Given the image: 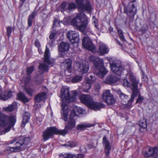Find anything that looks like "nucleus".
I'll use <instances>...</instances> for the list:
<instances>
[{
    "instance_id": "obj_1",
    "label": "nucleus",
    "mask_w": 158,
    "mask_h": 158,
    "mask_svg": "<svg viewBox=\"0 0 158 158\" xmlns=\"http://www.w3.org/2000/svg\"><path fill=\"white\" fill-rule=\"evenodd\" d=\"M69 88H62L60 92V97L61 98V106L63 110V117L64 120L67 122L68 119V110L67 103L72 102L75 100L77 93L76 91H72L73 95H70Z\"/></svg>"
},
{
    "instance_id": "obj_2",
    "label": "nucleus",
    "mask_w": 158,
    "mask_h": 158,
    "mask_svg": "<svg viewBox=\"0 0 158 158\" xmlns=\"http://www.w3.org/2000/svg\"><path fill=\"white\" fill-rule=\"evenodd\" d=\"M129 78L131 83L132 90L131 98L128 102V104L130 105V107H131L132 106L131 104L134 101L135 98L137 97V95H138V96L137 99L136 103H142L143 102L144 97L141 95L138 89V80L136 78L132 73H130Z\"/></svg>"
},
{
    "instance_id": "obj_3",
    "label": "nucleus",
    "mask_w": 158,
    "mask_h": 158,
    "mask_svg": "<svg viewBox=\"0 0 158 158\" xmlns=\"http://www.w3.org/2000/svg\"><path fill=\"white\" fill-rule=\"evenodd\" d=\"M88 18L83 13L78 14L71 21V24L77 30L84 31L88 23Z\"/></svg>"
},
{
    "instance_id": "obj_4",
    "label": "nucleus",
    "mask_w": 158,
    "mask_h": 158,
    "mask_svg": "<svg viewBox=\"0 0 158 158\" xmlns=\"http://www.w3.org/2000/svg\"><path fill=\"white\" fill-rule=\"evenodd\" d=\"M16 121V116H12L8 117L6 115L2 114L0 111V127H7L3 133L5 134L9 131L15 125Z\"/></svg>"
},
{
    "instance_id": "obj_5",
    "label": "nucleus",
    "mask_w": 158,
    "mask_h": 158,
    "mask_svg": "<svg viewBox=\"0 0 158 158\" xmlns=\"http://www.w3.org/2000/svg\"><path fill=\"white\" fill-rule=\"evenodd\" d=\"M80 99L83 103L95 111L99 110L102 106L101 104L95 102L89 95L82 94Z\"/></svg>"
},
{
    "instance_id": "obj_6",
    "label": "nucleus",
    "mask_w": 158,
    "mask_h": 158,
    "mask_svg": "<svg viewBox=\"0 0 158 158\" xmlns=\"http://www.w3.org/2000/svg\"><path fill=\"white\" fill-rule=\"evenodd\" d=\"M110 65L112 72L117 75L120 76L125 70L120 60H111L110 61Z\"/></svg>"
},
{
    "instance_id": "obj_7",
    "label": "nucleus",
    "mask_w": 158,
    "mask_h": 158,
    "mask_svg": "<svg viewBox=\"0 0 158 158\" xmlns=\"http://www.w3.org/2000/svg\"><path fill=\"white\" fill-rule=\"evenodd\" d=\"M124 13L126 14L130 22H132L136 13V8L132 2H130L127 6L124 8Z\"/></svg>"
},
{
    "instance_id": "obj_8",
    "label": "nucleus",
    "mask_w": 158,
    "mask_h": 158,
    "mask_svg": "<svg viewBox=\"0 0 158 158\" xmlns=\"http://www.w3.org/2000/svg\"><path fill=\"white\" fill-rule=\"evenodd\" d=\"M94 64L95 68L98 70V72L97 75L99 77L102 78L107 73L108 71L104 67L102 59L99 58Z\"/></svg>"
},
{
    "instance_id": "obj_9",
    "label": "nucleus",
    "mask_w": 158,
    "mask_h": 158,
    "mask_svg": "<svg viewBox=\"0 0 158 158\" xmlns=\"http://www.w3.org/2000/svg\"><path fill=\"white\" fill-rule=\"evenodd\" d=\"M143 154L146 157L152 156L155 158L158 157V147H150L147 146L143 151Z\"/></svg>"
},
{
    "instance_id": "obj_10",
    "label": "nucleus",
    "mask_w": 158,
    "mask_h": 158,
    "mask_svg": "<svg viewBox=\"0 0 158 158\" xmlns=\"http://www.w3.org/2000/svg\"><path fill=\"white\" fill-rule=\"evenodd\" d=\"M30 142L29 138H25L24 139H21L19 140L16 143V146L15 147H8L7 148V150H9L11 152H17L21 149V146L23 144L27 145Z\"/></svg>"
},
{
    "instance_id": "obj_11",
    "label": "nucleus",
    "mask_w": 158,
    "mask_h": 158,
    "mask_svg": "<svg viewBox=\"0 0 158 158\" xmlns=\"http://www.w3.org/2000/svg\"><path fill=\"white\" fill-rule=\"evenodd\" d=\"M54 134L60 135V130L54 127H50L48 128L44 132L43 136L44 141H46L52 137Z\"/></svg>"
},
{
    "instance_id": "obj_12",
    "label": "nucleus",
    "mask_w": 158,
    "mask_h": 158,
    "mask_svg": "<svg viewBox=\"0 0 158 158\" xmlns=\"http://www.w3.org/2000/svg\"><path fill=\"white\" fill-rule=\"evenodd\" d=\"M82 44L83 46L85 48L93 53L96 52V48L89 37H84L82 40Z\"/></svg>"
},
{
    "instance_id": "obj_13",
    "label": "nucleus",
    "mask_w": 158,
    "mask_h": 158,
    "mask_svg": "<svg viewBox=\"0 0 158 158\" xmlns=\"http://www.w3.org/2000/svg\"><path fill=\"white\" fill-rule=\"evenodd\" d=\"M102 98L103 101L108 105L114 104L116 102L113 95L110 93L109 90H106L103 93Z\"/></svg>"
},
{
    "instance_id": "obj_14",
    "label": "nucleus",
    "mask_w": 158,
    "mask_h": 158,
    "mask_svg": "<svg viewBox=\"0 0 158 158\" xmlns=\"http://www.w3.org/2000/svg\"><path fill=\"white\" fill-rule=\"evenodd\" d=\"M75 1L79 7L82 10H85L89 12L91 11V6L89 0H75Z\"/></svg>"
},
{
    "instance_id": "obj_15",
    "label": "nucleus",
    "mask_w": 158,
    "mask_h": 158,
    "mask_svg": "<svg viewBox=\"0 0 158 158\" xmlns=\"http://www.w3.org/2000/svg\"><path fill=\"white\" fill-rule=\"evenodd\" d=\"M76 121L74 118V117L72 115H70L69 120L68 124L65 126L64 130H60V135L63 136L65 135L68 132L69 130L73 128L75 126Z\"/></svg>"
},
{
    "instance_id": "obj_16",
    "label": "nucleus",
    "mask_w": 158,
    "mask_h": 158,
    "mask_svg": "<svg viewBox=\"0 0 158 158\" xmlns=\"http://www.w3.org/2000/svg\"><path fill=\"white\" fill-rule=\"evenodd\" d=\"M67 37L73 44L77 43L79 40L78 33L74 31H69L67 33Z\"/></svg>"
},
{
    "instance_id": "obj_17",
    "label": "nucleus",
    "mask_w": 158,
    "mask_h": 158,
    "mask_svg": "<svg viewBox=\"0 0 158 158\" xmlns=\"http://www.w3.org/2000/svg\"><path fill=\"white\" fill-rule=\"evenodd\" d=\"M60 7L62 11H70L75 9L76 7V5L74 2L66 3V2H64L61 4Z\"/></svg>"
},
{
    "instance_id": "obj_18",
    "label": "nucleus",
    "mask_w": 158,
    "mask_h": 158,
    "mask_svg": "<svg viewBox=\"0 0 158 158\" xmlns=\"http://www.w3.org/2000/svg\"><path fill=\"white\" fill-rule=\"evenodd\" d=\"M119 78L114 75H108L106 77L105 82L110 85H114L118 81Z\"/></svg>"
},
{
    "instance_id": "obj_19",
    "label": "nucleus",
    "mask_w": 158,
    "mask_h": 158,
    "mask_svg": "<svg viewBox=\"0 0 158 158\" xmlns=\"http://www.w3.org/2000/svg\"><path fill=\"white\" fill-rule=\"evenodd\" d=\"M102 143L105 147V151L106 156L108 157L110 153L111 147L110 145L109 141L107 139L106 136L103 137L102 139Z\"/></svg>"
},
{
    "instance_id": "obj_20",
    "label": "nucleus",
    "mask_w": 158,
    "mask_h": 158,
    "mask_svg": "<svg viewBox=\"0 0 158 158\" xmlns=\"http://www.w3.org/2000/svg\"><path fill=\"white\" fill-rule=\"evenodd\" d=\"M89 69V66L87 62L79 63L78 65V71L82 74L88 72Z\"/></svg>"
},
{
    "instance_id": "obj_21",
    "label": "nucleus",
    "mask_w": 158,
    "mask_h": 158,
    "mask_svg": "<svg viewBox=\"0 0 158 158\" xmlns=\"http://www.w3.org/2000/svg\"><path fill=\"white\" fill-rule=\"evenodd\" d=\"M90 77H91V79H86L83 83L82 89L83 91L85 92H88L89 90L91 88V84L93 83V80H91L92 79V77L93 76L91 75Z\"/></svg>"
},
{
    "instance_id": "obj_22",
    "label": "nucleus",
    "mask_w": 158,
    "mask_h": 158,
    "mask_svg": "<svg viewBox=\"0 0 158 158\" xmlns=\"http://www.w3.org/2000/svg\"><path fill=\"white\" fill-rule=\"evenodd\" d=\"M69 44L66 43L62 42L59 47V51L61 52H65L68 51L69 48Z\"/></svg>"
},
{
    "instance_id": "obj_23",
    "label": "nucleus",
    "mask_w": 158,
    "mask_h": 158,
    "mask_svg": "<svg viewBox=\"0 0 158 158\" xmlns=\"http://www.w3.org/2000/svg\"><path fill=\"white\" fill-rule=\"evenodd\" d=\"M116 92L119 95V98L122 100V101L125 102H127V105L130 107V105L128 104V102L129 100H128V96L122 93L120 89H118L116 90Z\"/></svg>"
},
{
    "instance_id": "obj_24",
    "label": "nucleus",
    "mask_w": 158,
    "mask_h": 158,
    "mask_svg": "<svg viewBox=\"0 0 158 158\" xmlns=\"http://www.w3.org/2000/svg\"><path fill=\"white\" fill-rule=\"evenodd\" d=\"M12 96V92L11 90L6 91L2 93L0 95V99L2 101H6Z\"/></svg>"
},
{
    "instance_id": "obj_25",
    "label": "nucleus",
    "mask_w": 158,
    "mask_h": 158,
    "mask_svg": "<svg viewBox=\"0 0 158 158\" xmlns=\"http://www.w3.org/2000/svg\"><path fill=\"white\" fill-rule=\"evenodd\" d=\"M109 51V49L103 43H100L99 48V52L100 55H102L106 54Z\"/></svg>"
},
{
    "instance_id": "obj_26",
    "label": "nucleus",
    "mask_w": 158,
    "mask_h": 158,
    "mask_svg": "<svg viewBox=\"0 0 158 158\" xmlns=\"http://www.w3.org/2000/svg\"><path fill=\"white\" fill-rule=\"evenodd\" d=\"M49 50L47 46H46V48L44 52V61L47 64L49 65L52 63L50 59Z\"/></svg>"
},
{
    "instance_id": "obj_27",
    "label": "nucleus",
    "mask_w": 158,
    "mask_h": 158,
    "mask_svg": "<svg viewBox=\"0 0 158 158\" xmlns=\"http://www.w3.org/2000/svg\"><path fill=\"white\" fill-rule=\"evenodd\" d=\"M46 93L44 92L38 94L35 97V101L36 102H40L42 101L45 99Z\"/></svg>"
},
{
    "instance_id": "obj_28",
    "label": "nucleus",
    "mask_w": 158,
    "mask_h": 158,
    "mask_svg": "<svg viewBox=\"0 0 158 158\" xmlns=\"http://www.w3.org/2000/svg\"><path fill=\"white\" fill-rule=\"evenodd\" d=\"M30 116V114L28 112H24L23 115V120L21 126L24 127L26 123L28 122Z\"/></svg>"
},
{
    "instance_id": "obj_29",
    "label": "nucleus",
    "mask_w": 158,
    "mask_h": 158,
    "mask_svg": "<svg viewBox=\"0 0 158 158\" xmlns=\"http://www.w3.org/2000/svg\"><path fill=\"white\" fill-rule=\"evenodd\" d=\"M82 111L80 108H78L77 107H75L73 108L70 115L74 117V116H78L79 114H82Z\"/></svg>"
},
{
    "instance_id": "obj_30",
    "label": "nucleus",
    "mask_w": 158,
    "mask_h": 158,
    "mask_svg": "<svg viewBox=\"0 0 158 158\" xmlns=\"http://www.w3.org/2000/svg\"><path fill=\"white\" fill-rule=\"evenodd\" d=\"M94 126V125L86 123L78 125L77 126V129L78 130H82L86 127H90Z\"/></svg>"
},
{
    "instance_id": "obj_31",
    "label": "nucleus",
    "mask_w": 158,
    "mask_h": 158,
    "mask_svg": "<svg viewBox=\"0 0 158 158\" xmlns=\"http://www.w3.org/2000/svg\"><path fill=\"white\" fill-rule=\"evenodd\" d=\"M48 65L44 63H41L39 66V69L43 72H48Z\"/></svg>"
},
{
    "instance_id": "obj_32",
    "label": "nucleus",
    "mask_w": 158,
    "mask_h": 158,
    "mask_svg": "<svg viewBox=\"0 0 158 158\" xmlns=\"http://www.w3.org/2000/svg\"><path fill=\"white\" fill-rule=\"evenodd\" d=\"M18 97L19 99L23 102H28L29 99L25 96V95L21 93H19L18 95Z\"/></svg>"
},
{
    "instance_id": "obj_33",
    "label": "nucleus",
    "mask_w": 158,
    "mask_h": 158,
    "mask_svg": "<svg viewBox=\"0 0 158 158\" xmlns=\"http://www.w3.org/2000/svg\"><path fill=\"white\" fill-rule=\"evenodd\" d=\"M62 63L66 69H69L71 68L72 61L70 60L67 59Z\"/></svg>"
},
{
    "instance_id": "obj_34",
    "label": "nucleus",
    "mask_w": 158,
    "mask_h": 158,
    "mask_svg": "<svg viewBox=\"0 0 158 158\" xmlns=\"http://www.w3.org/2000/svg\"><path fill=\"white\" fill-rule=\"evenodd\" d=\"M82 76L77 75L73 77L71 79V82L73 83H76L80 81L82 78Z\"/></svg>"
},
{
    "instance_id": "obj_35",
    "label": "nucleus",
    "mask_w": 158,
    "mask_h": 158,
    "mask_svg": "<svg viewBox=\"0 0 158 158\" xmlns=\"http://www.w3.org/2000/svg\"><path fill=\"white\" fill-rule=\"evenodd\" d=\"M78 143L75 141H70L66 142L64 145L67 147H74L77 145Z\"/></svg>"
},
{
    "instance_id": "obj_36",
    "label": "nucleus",
    "mask_w": 158,
    "mask_h": 158,
    "mask_svg": "<svg viewBox=\"0 0 158 158\" xmlns=\"http://www.w3.org/2000/svg\"><path fill=\"white\" fill-rule=\"evenodd\" d=\"M139 126L140 127V130L141 131L142 129H146L147 127L146 121L145 120H140L139 122Z\"/></svg>"
},
{
    "instance_id": "obj_37",
    "label": "nucleus",
    "mask_w": 158,
    "mask_h": 158,
    "mask_svg": "<svg viewBox=\"0 0 158 158\" xmlns=\"http://www.w3.org/2000/svg\"><path fill=\"white\" fill-rule=\"evenodd\" d=\"M15 107L16 106L15 104H12L11 105L4 108V110L6 111L11 112L14 110Z\"/></svg>"
},
{
    "instance_id": "obj_38",
    "label": "nucleus",
    "mask_w": 158,
    "mask_h": 158,
    "mask_svg": "<svg viewBox=\"0 0 158 158\" xmlns=\"http://www.w3.org/2000/svg\"><path fill=\"white\" fill-rule=\"evenodd\" d=\"M34 69V68L33 66L27 67L26 70L27 75L28 76H29L33 72Z\"/></svg>"
},
{
    "instance_id": "obj_39",
    "label": "nucleus",
    "mask_w": 158,
    "mask_h": 158,
    "mask_svg": "<svg viewBox=\"0 0 158 158\" xmlns=\"http://www.w3.org/2000/svg\"><path fill=\"white\" fill-rule=\"evenodd\" d=\"M101 87V85L99 83H97L95 85V91L96 94L98 95L99 93Z\"/></svg>"
},
{
    "instance_id": "obj_40",
    "label": "nucleus",
    "mask_w": 158,
    "mask_h": 158,
    "mask_svg": "<svg viewBox=\"0 0 158 158\" xmlns=\"http://www.w3.org/2000/svg\"><path fill=\"white\" fill-rule=\"evenodd\" d=\"M123 85L125 87H128L130 86V84L126 79H124L123 80Z\"/></svg>"
},
{
    "instance_id": "obj_41",
    "label": "nucleus",
    "mask_w": 158,
    "mask_h": 158,
    "mask_svg": "<svg viewBox=\"0 0 158 158\" xmlns=\"http://www.w3.org/2000/svg\"><path fill=\"white\" fill-rule=\"evenodd\" d=\"M118 35L120 38V39L122 40V41H125V40L124 37L123 36L122 31L121 30H118Z\"/></svg>"
},
{
    "instance_id": "obj_42",
    "label": "nucleus",
    "mask_w": 158,
    "mask_h": 158,
    "mask_svg": "<svg viewBox=\"0 0 158 158\" xmlns=\"http://www.w3.org/2000/svg\"><path fill=\"white\" fill-rule=\"evenodd\" d=\"M63 156L65 158H75V155L69 153L65 154Z\"/></svg>"
},
{
    "instance_id": "obj_43",
    "label": "nucleus",
    "mask_w": 158,
    "mask_h": 158,
    "mask_svg": "<svg viewBox=\"0 0 158 158\" xmlns=\"http://www.w3.org/2000/svg\"><path fill=\"white\" fill-rule=\"evenodd\" d=\"M25 90L27 93L30 96H32L33 95V90L30 88H25Z\"/></svg>"
},
{
    "instance_id": "obj_44",
    "label": "nucleus",
    "mask_w": 158,
    "mask_h": 158,
    "mask_svg": "<svg viewBox=\"0 0 158 158\" xmlns=\"http://www.w3.org/2000/svg\"><path fill=\"white\" fill-rule=\"evenodd\" d=\"M31 79V76H28L27 77H24L23 80L25 85L28 84L30 82Z\"/></svg>"
},
{
    "instance_id": "obj_45",
    "label": "nucleus",
    "mask_w": 158,
    "mask_h": 158,
    "mask_svg": "<svg viewBox=\"0 0 158 158\" xmlns=\"http://www.w3.org/2000/svg\"><path fill=\"white\" fill-rule=\"evenodd\" d=\"M99 58L93 56H90L89 57V60L93 62L94 64L95 62H96L97 61V60H98Z\"/></svg>"
},
{
    "instance_id": "obj_46",
    "label": "nucleus",
    "mask_w": 158,
    "mask_h": 158,
    "mask_svg": "<svg viewBox=\"0 0 158 158\" xmlns=\"http://www.w3.org/2000/svg\"><path fill=\"white\" fill-rule=\"evenodd\" d=\"M12 27H7L6 29L7 34L8 37H9L12 31Z\"/></svg>"
},
{
    "instance_id": "obj_47",
    "label": "nucleus",
    "mask_w": 158,
    "mask_h": 158,
    "mask_svg": "<svg viewBox=\"0 0 158 158\" xmlns=\"http://www.w3.org/2000/svg\"><path fill=\"white\" fill-rule=\"evenodd\" d=\"M36 11H33L31 15H29L28 19L33 20L34 18L36 16Z\"/></svg>"
},
{
    "instance_id": "obj_48",
    "label": "nucleus",
    "mask_w": 158,
    "mask_h": 158,
    "mask_svg": "<svg viewBox=\"0 0 158 158\" xmlns=\"http://www.w3.org/2000/svg\"><path fill=\"white\" fill-rule=\"evenodd\" d=\"M148 29V27L147 25H144L142 28V31L143 33H145Z\"/></svg>"
},
{
    "instance_id": "obj_49",
    "label": "nucleus",
    "mask_w": 158,
    "mask_h": 158,
    "mask_svg": "<svg viewBox=\"0 0 158 158\" xmlns=\"http://www.w3.org/2000/svg\"><path fill=\"white\" fill-rule=\"evenodd\" d=\"M93 18L94 19L93 22L94 25V27H95L97 28L98 27V23L97 22V20L96 19L94 16L93 17Z\"/></svg>"
},
{
    "instance_id": "obj_50",
    "label": "nucleus",
    "mask_w": 158,
    "mask_h": 158,
    "mask_svg": "<svg viewBox=\"0 0 158 158\" xmlns=\"http://www.w3.org/2000/svg\"><path fill=\"white\" fill-rule=\"evenodd\" d=\"M55 40H50L49 41L48 44L50 47H52L54 45V43Z\"/></svg>"
},
{
    "instance_id": "obj_51",
    "label": "nucleus",
    "mask_w": 158,
    "mask_h": 158,
    "mask_svg": "<svg viewBox=\"0 0 158 158\" xmlns=\"http://www.w3.org/2000/svg\"><path fill=\"white\" fill-rule=\"evenodd\" d=\"M56 33L55 32L52 33L49 36L50 40H55V36Z\"/></svg>"
},
{
    "instance_id": "obj_52",
    "label": "nucleus",
    "mask_w": 158,
    "mask_h": 158,
    "mask_svg": "<svg viewBox=\"0 0 158 158\" xmlns=\"http://www.w3.org/2000/svg\"><path fill=\"white\" fill-rule=\"evenodd\" d=\"M84 155L81 154H79L77 155H75V158H83Z\"/></svg>"
},
{
    "instance_id": "obj_53",
    "label": "nucleus",
    "mask_w": 158,
    "mask_h": 158,
    "mask_svg": "<svg viewBox=\"0 0 158 158\" xmlns=\"http://www.w3.org/2000/svg\"><path fill=\"white\" fill-rule=\"evenodd\" d=\"M33 20L28 19V25L29 27H31L32 25V23Z\"/></svg>"
},
{
    "instance_id": "obj_54",
    "label": "nucleus",
    "mask_w": 158,
    "mask_h": 158,
    "mask_svg": "<svg viewBox=\"0 0 158 158\" xmlns=\"http://www.w3.org/2000/svg\"><path fill=\"white\" fill-rule=\"evenodd\" d=\"M35 46L38 48H39L40 46V42L37 40L35 41Z\"/></svg>"
},
{
    "instance_id": "obj_55",
    "label": "nucleus",
    "mask_w": 158,
    "mask_h": 158,
    "mask_svg": "<svg viewBox=\"0 0 158 158\" xmlns=\"http://www.w3.org/2000/svg\"><path fill=\"white\" fill-rule=\"evenodd\" d=\"M58 23V24L59 25L60 24V22H59L57 20H56L54 21L53 25V28L55 27H56V23Z\"/></svg>"
},
{
    "instance_id": "obj_56",
    "label": "nucleus",
    "mask_w": 158,
    "mask_h": 158,
    "mask_svg": "<svg viewBox=\"0 0 158 158\" xmlns=\"http://www.w3.org/2000/svg\"><path fill=\"white\" fill-rule=\"evenodd\" d=\"M25 1V0H20V5L19 6L20 7H21L23 6V3Z\"/></svg>"
},
{
    "instance_id": "obj_57",
    "label": "nucleus",
    "mask_w": 158,
    "mask_h": 158,
    "mask_svg": "<svg viewBox=\"0 0 158 158\" xmlns=\"http://www.w3.org/2000/svg\"><path fill=\"white\" fill-rule=\"evenodd\" d=\"M64 56V54L62 53H60L59 54V56L60 57H63Z\"/></svg>"
},
{
    "instance_id": "obj_58",
    "label": "nucleus",
    "mask_w": 158,
    "mask_h": 158,
    "mask_svg": "<svg viewBox=\"0 0 158 158\" xmlns=\"http://www.w3.org/2000/svg\"><path fill=\"white\" fill-rule=\"evenodd\" d=\"M116 41H117V43L119 45H120V46H121V44H120V42L118 41V40H116Z\"/></svg>"
},
{
    "instance_id": "obj_59",
    "label": "nucleus",
    "mask_w": 158,
    "mask_h": 158,
    "mask_svg": "<svg viewBox=\"0 0 158 158\" xmlns=\"http://www.w3.org/2000/svg\"><path fill=\"white\" fill-rule=\"evenodd\" d=\"M17 139L16 138H15L14 139V140L12 141V142H11V143H13L14 142H15V141H16L17 140Z\"/></svg>"
},
{
    "instance_id": "obj_60",
    "label": "nucleus",
    "mask_w": 158,
    "mask_h": 158,
    "mask_svg": "<svg viewBox=\"0 0 158 158\" xmlns=\"http://www.w3.org/2000/svg\"><path fill=\"white\" fill-rule=\"evenodd\" d=\"M112 28H111V29H110V31H111V30H112Z\"/></svg>"
},
{
    "instance_id": "obj_61",
    "label": "nucleus",
    "mask_w": 158,
    "mask_h": 158,
    "mask_svg": "<svg viewBox=\"0 0 158 158\" xmlns=\"http://www.w3.org/2000/svg\"><path fill=\"white\" fill-rule=\"evenodd\" d=\"M135 0H133V2H135Z\"/></svg>"
},
{
    "instance_id": "obj_62",
    "label": "nucleus",
    "mask_w": 158,
    "mask_h": 158,
    "mask_svg": "<svg viewBox=\"0 0 158 158\" xmlns=\"http://www.w3.org/2000/svg\"><path fill=\"white\" fill-rule=\"evenodd\" d=\"M90 31V32H91V33H92V31Z\"/></svg>"
},
{
    "instance_id": "obj_63",
    "label": "nucleus",
    "mask_w": 158,
    "mask_h": 158,
    "mask_svg": "<svg viewBox=\"0 0 158 158\" xmlns=\"http://www.w3.org/2000/svg\"><path fill=\"white\" fill-rule=\"evenodd\" d=\"M36 84H38V83H37V82H36Z\"/></svg>"
},
{
    "instance_id": "obj_64",
    "label": "nucleus",
    "mask_w": 158,
    "mask_h": 158,
    "mask_svg": "<svg viewBox=\"0 0 158 158\" xmlns=\"http://www.w3.org/2000/svg\"><path fill=\"white\" fill-rule=\"evenodd\" d=\"M143 75H144V73H143Z\"/></svg>"
}]
</instances>
